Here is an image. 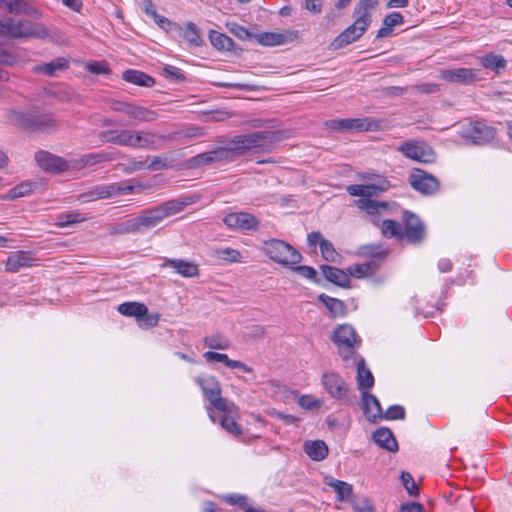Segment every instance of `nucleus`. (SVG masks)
Returning <instances> with one entry per match:
<instances>
[{"label":"nucleus","instance_id":"nucleus-46","mask_svg":"<svg viewBox=\"0 0 512 512\" xmlns=\"http://www.w3.org/2000/svg\"><path fill=\"white\" fill-rule=\"evenodd\" d=\"M320 252L322 258L327 262L334 263L340 258V254L335 250L333 243L327 239L321 241Z\"/></svg>","mask_w":512,"mask_h":512},{"label":"nucleus","instance_id":"nucleus-26","mask_svg":"<svg viewBox=\"0 0 512 512\" xmlns=\"http://www.w3.org/2000/svg\"><path fill=\"white\" fill-rule=\"evenodd\" d=\"M41 188L39 182L24 181L10 189L5 195L2 196L3 200H15L20 197L27 196L31 193L37 192Z\"/></svg>","mask_w":512,"mask_h":512},{"label":"nucleus","instance_id":"nucleus-3","mask_svg":"<svg viewBox=\"0 0 512 512\" xmlns=\"http://www.w3.org/2000/svg\"><path fill=\"white\" fill-rule=\"evenodd\" d=\"M0 36L44 39L49 36V31L42 23L36 21L23 19L16 22L12 18H6L0 20Z\"/></svg>","mask_w":512,"mask_h":512},{"label":"nucleus","instance_id":"nucleus-18","mask_svg":"<svg viewBox=\"0 0 512 512\" xmlns=\"http://www.w3.org/2000/svg\"><path fill=\"white\" fill-rule=\"evenodd\" d=\"M361 408L367 421L377 424L382 421V407L377 397L368 391L361 392Z\"/></svg>","mask_w":512,"mask_h":512},{"label":"nucleus","instance_id":"nucleus-48","mask_svg":"<svg viewBox=\"0 0 512 512\" xmlns=\"http://www.w3.org/2000/svg\"><path fill=\"white\" fill-rule=\"evenodd\" d=\"M20 61L16 51L0 45V65L14 66Z\"/></svg>","mask_w":512,"mask_h":512},{"label":"nucleus","instance_id":"nucleus-30","mask_svg":"<svg viewBox=\"0 0 512 512\" xmlns=\"http://www.w3.org/2000/svg\"><path fill=\"white\" fill-rule=\"evenodd\" d=\"M112 196H115V183L96 186L91 191L81 194L79 199L82 202H90L98 199L109 198Z\"/></svg>","mask_w":512,"mask_h":512},{"label":"nucleus","instance_id":"nucleus-57","mask_svg":"<svg viewBox=\"0 0 512 512\" xmlns=\"http://www.w3.org/2000/svg\"><path fill=\"white\" fill-rule=\"evenodd\" d=\"M322 404V400L316 399L311 395H302L298 400V405L305 410H317Z\"/></svg>","mask_w":512,"mask_h":512},{"label":"nucleus","instance_id":"nucleus-29","mask_svg":"<svg viewBox=\"0 0 512 512\" xmlns=\"http://www.w3.org/2000/svg\"><path fill=\"white\" fill-rule=\"evenodd\" d=\"M69 68V60L65 57H58L49 63L38 65L34 68L37 73L44 74L46 76L53 77L58 72L64 71Z\"/></svg>","mask_w":512,"mask_h":512},{"label":"nucleus","instance_id":"nucleus-9","mask_svg":"<svg viewBox=\"0 0 512 512\" xmlns=\"http://www.w3.org/2000/svg\"><path fill=\"white\" fill-rule=\"evenodd\" d=\"M371 20V14L358 15L353 24L333 40L331 47L337 50L357 41L367 31Z\"/></svg>","mask_w":512,"mask_h":512},{"label":"nucleus","instance_id":"nucleus-39","mask_svg":"<svg viewBox=\"0 0 512 512\" xmlns=\"http://www.w3.org/2000/svg\"><path fill=\"white\" fill-rule=\"evenodd\" d=\"M118 312L127 317H134L136 321L146 313L147 306L139 302H124L117 308Z\"/></svg>","mask_w":512,"mask_h":512},{"label":"nucleus","instance_id":"nucleus-55","mask_svg":"<svg viewBox=\"0 0 512 512\" xmlns=\"http://www.w3.org/2000/svg\"><path fill=\"white\" fill-rule=\"evenodd\" d=\"M405 409L401 405H392L386 412H382V420H403L405 418Z\"/></svg>","mask_w":512,"mask_h":512},{"label":"nucleus","instance_id":"nucleus-62","mask_svg":"<svg viewBox=\"0 0 512 512\" xmlns=\"http://www.w3.org/2000/svg\"><path fill=\"white\" fill-rule=\"evenodd\" d=\"M229 28V31L236 36L237 38L241 40L250 39L253 35L243 26H240L236 23H231L227 25Z\"/></svg>","mask_w":512,"mask_h":512},{"label":"nucleus","instance_id":"nucleus-47","mask_svg":"<svg viewBox=\"0 0 512 512\" xmlns=\"http://www.w3.org/2000/svg\"><path fill=\"white\" fill-rule=\"evenodd\" d=\"M155 23L163 30L171 34H179L182 30V26L178 23L172 22L165 16L159 15L158 13L153 17Z\"/></svg>","mask_w":512,"mask_h":512},{"label":"nucleus","instance_id":"nucleus-59","mask_svg":"<svg viewBox=\"0 0 512 512\" xmlns=\"http://www.w3.org/2000/svg\"><path fill=\"white\" fill-rule=\"evenodd\" d=\"M59 226L65 227L84 220V217L77 212L62 213L58 216Z\"/></svg>","mask_w":512,"mask_h":512},{"label":"nucleus","instance_id":"nucleus-44","mask_svg":"<svg viewBox=\"0 0 512 512\" xmlns=\"http://www.w3.org/2000/svg\"><path fill=\"white\" fill-rule=\"evenodd\" d=\"M214 256L218 260H222L229 263L240 262L241 253L233 248H220L214 251Z\"/></svg>","mask_w":512,"mask_h":512},{"label":"nucleus","instance_id":"nucleus-1","mask_svg":"<svg viewBox=\"0 0 512 512\" xmlns=\"http://www.w3.org/2000/svg\"><path fill=\"white\" fill-rule=\"evenodd\" d=\"M281 139L279 131L261 130L236 135L228 141L219 140L222 146L211 150L214 163H230L251 150L269 152L274 143Z\"/></svg>","mask_w":512,"mask_h":512},{"label":"nucleus","instance_id":"nucleus-27","mask_svg":"<svg viewBox=\"0 0 512 512\" xmlns=\"http://www.w3.org/2000/svg\"><path fill=\"white\" fill-rule=\"evenodd\" d=\"M353 362L357 365V384L359 389L367 391L374 385V377L371 371L366 367L364 358L360 357L357 361L353 358Z\"/></svg>","mask_w":512,"mask_h":512},{"label":"nucleus","instance_id":"nucleus-11","mask_svg":"<svg viewBox=\"0 0 512 512\" xmlns=\"http://www.w3.org/2000/svg\"><path fill=\"white\" fill-rule=\"evenodd\" d=\"M403 239L410 244H420L426 236V228L422 220L414 213L405 210L402 214Z\"/></svg>","mask_w":512,"mask_h":512},{"label":"nucleus","instance_id":"nucleus-6","mask_svg":"<svg viewBox=\"0 0 512 512\" xmlns=\"http://www.w3.org/2000/svg\"><path fill=\"white\" fill-rule=\"evenodd\" d=\"M195 381L215 409L224 413H232L237 409L233 402L222 398L220 383L214 376H199Z\"/></svg>","mask_w":512,"mask_h":512},{"label":"nucleus","instance_id":"nucleus-56","mask_svg":"<svg viewBox=\"0 0 512 512\" xmlns=\"http://www.w3.org/2000/svg\"><path fill=\"white\" fill-rule=\"evenodd\" d=\"M293 270L297 272L300 276L307 278L316 284L321 283V279L318 277L317 271L311 266L299 265L293 267Z\"/></svg>","mask_w":512,"mask_h":512},{"label":"nucleus","instance_id":"nucleus-7","mask_svg":"<svg viewBox=\"0 0 512 512\" xmlns=\"http://www.w3.org/2000/svg\"><path fill=\"white\" fill-rule=\"evenodd\" d=\"M108 109L113 112L123 113L136 122H154L158 119V113L134 102L116 99H106Z\"/></svg>","mask_w":512,"mask_h":512},{"label":"nucleus","instance_id":"nucleus-53","mask_svg":"<svg viewBox=\"0 0 512 512\" xmlns=\"http://www.w3.org/2000/svg\"><path fill=\"white\" fill-rule=\"evenodd\" d=\"M162 75L175 83L182 82L185 79L181 69L173 65H165L163 67Z\"/></svg>","mask_w":512,"mask_h":512},{"label":"nucleus","instance_id":"nucleus-13","mask_svg":"<svg viewBox=\"0 0 512 512\" xmlns=\"http://www.w3.org/2000/svg\"><path fill=\"white\" fill-rule=\"evenodd\" d=\"M398 151L421 163H433L436 159L433 148L423 141H406L398 147Z\"/></svg>","mask_w":512,"mask_h":512},{"label":"nucleus","instance_id":"nucleus-52","mask_svg":"<svg viewBox=\"0 0 512 512\" xmlns=\"http://www.w3.org/2000/svg\"><path fill=\"white\" fill-rule=\"evenodd\" d=\"M86 71L95 75H107L110 73V68L106 61H90L85 65Z\"/></svg>","mask_w":512,"mask_h":512},{"label":"nucleus","instance_id":"nucleus-8","mask_svg":"<svg viewBox=\"0 0 512 512\" xmlns=\"http://www.w3.org/2000/svg\"><path fill=\"white\" fill-rule=\"evenodd\" d=\"M264 252L269 258L284 266L298 264L302 255L290 244L279 239H270L264 242Z\"/></svg>","mask_w":512,"mask_h":512},{"label":"nucleus","instance_id":"nucleus-54","mask_svg":"<svg viewBox=\"0 0 512 512\" xmlns=\"http://www.w3.org/2000/svg\"><path fill=\"white\" fill-rule=\"evenodd\" d=\"M204 344L210 349L225 350L229 347V342L220 335H212L204 339Z\"/></svg>","mask_w":512,"mask_h":512},{"label":"nucleus","instance_id":"nucleus-24","mask_svg":"<svg viewBox=\"0 0 512 512\" xmlns=\"http://www.w3.org/2000/svg\"><path fill=\"white\" fill-rule=\"evenodd\" d=\"M257 42L263 46H277L285 44L288 40L297 37V32H289L287 34L276 32H263L254 36Z\"/></svg>","mask_w":512,"mask_h":512},{"label":"nucleus","instance_id":"nucleus-20","mask_svg":"<svg viewBox=\"0 0 512 512\" xmlns=\"http://www.w3.org/2000/svg\"><path fill=\"white\" fill-rule=\"evenodd\" d=\"M333 130L338 131H367L371 128L369 119L347 118L333 119L326 123Z\"/></svg>","mask_w":512,"mask_h":512},{"label":"nucleus","instance_id":"nucleus-23","mask_svg":"<svg viewBox=\"0 0 512 512\" xmlns=\"http://www.w3.org/2000/svg\"><path fill=\"white\" fill-rule=\"evenodd\" d=\"M203 357L207 362H220L231 369H241L246 373H252L253 368L246 365L245 363L237 360L229 359L227 354L218 353L213 351H207L203 354Z\"/></svg>","mask_w":512,"mask_h":512},{"label":"nucleus","instance_id":"nucleus-63","mask_svg":"<svg viewBox=\"0 0 512 512\" xmlns=\"http://www.w3.org/2000/svg\"><path fill=\"white\" fill-rule=\"evenodd\" d=\"M379 0H360L355 7L354 13L357 15L370 14L369 9L374 8Z\"/></svg>","mask_w":512,"mask_h":512},{"label":"nucleus","instance_id":"nucleus-50","mask_svg":"<svg viewBox=\"0 0 512 512\" xmlns=\"http://www.w3.org/2000/svg\"><path fill=\"white\" fill-rule=\"evenodd\" d=\"M221 427L228 433L234 436L242 435V430L235 419L229 415H223L220 420Z\"/></svg>","mask_w":512,"mask_h":512},{"label":"nucleus","instance_id":"nucleus-34","mask_svg":"<svg viewBox=\"0 0 512 512\" xmlns=\"http://www.w3.org/2000/svg\"><path fill=\"white\" fill-rule=\"evenodd\" d=\"M122 77L125 81L138 86L152 87L155 84L151 76L139 70L128 69L123 72Z\"/></svg>","mask_w":512,"mask_h":512},{"label":"nucleus","instance_id":"nucleus-4","mask_svg":"<svg viewBox=\"0 0 512 512\" xmlns=\"http://www.w3.org/2000/svg\"><path fill=\"white\" fill-rule=\"evenodd\" d=\"M7 116L12 124L32 132H46L56 123L52 115L37 111L11 110Z\"/></svg>","mask_w":512,"mask_h":512},{"label":"nucleus","instance_id":"nucleus-10","mask_svg":"<svg viewBox=\"0 0 512 512\" xmlns=\"http://www.w3.org/2000/svg\"><path fill=\"white\" fill-rule=\"evenodd\" d=\"M460 136L475 145H484L495 138L493 127L481 121L469 122L461 126Z\"/></svg>","mask_w":512,"mask_h":512},{"label":"nucleus","instance_id":"nucleus-15","mask_svg":"<svg viewBox=\"0 0 512 512\" xmlns=\"http://www.w3.org/2000/svg\"><path fill=\"white\" fill-rule=\"evenodd\" d=\"M440 78L446 82L461 85H473L481 80L477 70L471 68L444 69L440 71Z\"/></svg>","mask_w":512,"mask_h":512},{"label":"nucleus","instance_id":"nucleus-16","mask_svg":"<svg viewBox=\"0 0 512 512\" xmlns=\"http://www.w3.org/2000/svg\"><path fill=\"white\" fill-rule=\"evenodd\" d=\"M223 222L229 228L241 231L257 230L259 226L258 219L247 212L229 213L224 217Z\"/></svg>","mask_w":512,"mask_h":512},{"label":"nucleus","instance_id":"nucleus-49","mask_svg":"<svg viewBox=\"0 0 512 512\" xmlns=\"http://www.w3.org/2000/svg\"><path fill=\"white\" fill-rule=\"evenodd\" d=\"M213 163L214 162L211 151H207L196 156H193L187 161V165L189 168H198Z\"/></svg>","mask_w":512,"mask_h":512},{"label":"nucleus","instance_id":"nucleus-51","mask_svg":"<svg viewBox=\"0 0 512 512\" xmlns=\"http://www.w3.org/2000/svg\"><path fill=\"white\" fill-rule=\"evenodd\" d=\"M400 480L410 496H417L419 494V488L409 472L402 471Z\"/></svg>","mask_w":512,"mask_h":512},{"label":"nucleus","instance_id":"nucleus-25","mask_svg":"<svg viewBox=\"0 0 512 512\" xmlns=\"http://www.w3.org/2000/svg\"><path fill=\"white\" fill-rule=\"evenodd\" d=\"M372 438L376 444L389 452H397L399 449L392 431L387 427L377 429L373 433Z\"/></svg>","mask_w":512,"mask_h":512},{"label":"nucleus","instance_id":"nucleus-28","mask_svg":"<svg viewBox=\"0 0 512 512\" xmlns=\"http://www.w3.org/2000/svg\"><path fill=\"white\" fill-rule=\"evenodd\" d=\"M479 60L483 68L489 69L496 74H500L507 67V60L502 55L493 52L486 53Z\"/></svg>","mask_w":512,"mask_h":512},{"label":"nucleus","instance_id":"nucleus-33","mask_svg":"<svg viewBox=\"0 0 512 512\" xmlns=\"http://www.w3.org/2000/svg\"><path fill=\"white\" fill-rule=\"evenodd\" d=\"M389 254V249L386 248L383 244H369L364 245L359 248V255L365 258L379 260V262H384L386 257Z\"/></svg>","mask_w":512,"mask_h":512},{"label":"nucleus","instance_id":"nucleus-35","mask_svg":"<svg viewBox=\"0 0 512 512\" xmlns=\"http://www.w3.org/2000/svg\"><path fill=\"white\" fill-rule=\"evenodd\" d=\"M205 135V131L200 127H189L185 130L175 131L168 135H161L162 141H176L181 139H194Z\"/></svg>","mask_w":512,"mask_h":512},{"label":"nucleus","instance_id":"nucleus-12","mask_svg":"<svg viewBox=\"0 0 512 512\" xmlns=\"http://www.w3.org/2000/svg\"><path fill=\"white\" fill-rule=\"evenodd\" d=\"M408 182L415 191L426 196L435 194L440 187L435 176L420 168H414L410 172Z\"/></svg>","mask_w":512,"mask_h":512},{"label":"nucleus","instance_id":"nucleus-22","mask_svg":"<svg viewBox=\"0 0 512 512\" xmlns=\"http://www.w3.org/2000/svg\"><path fill=\"white\" fill-rule=\"evenodd\" d=\"M161 267H171L176 273L186 278H192L199 274V269L196 264L183 259L166 258L161 264Z\"/></svg>","mask_w":512,"mask_h":512},{"label":"nucleus","instance_id":"nucleus-2","mask_svg":"<svg viewBox=\"0 0 512 512\" xmlns=\"http://www.w3.org/2000/svg\"><path fill=\"white\" fill-rule=\"evenodd\" d=\"M199 195H186L143 209L132 218L136 234L157 227L164 219L182 212L187 206L196 203Z\"/></svg>","mask_w":512,"mask_h":512},{"label":"nucleus","instance_id":"nucleus-5","mask_svg":"<svg viewBox=\"0 0 512 512\" xmlns=\"http://www.w3.org/2000/svg\"><path fill=\"white\" fill-rule=\"evenodd\" d=\"M333 343L338 348L341 358L348 362L356 355V350L361 345V339L357 335L353 326L349 324L339 325L333 332Z\"/></svg>","mask_w":512,"mask_h":512},{"label":"nucleus","instance_id":"nucleus-38","mask_svg":"<svg viewBox=\"0 0 512 512\" xmlns=\"http://www.w3.org/2000/svg\"><path fill=\"white\" fill-rule=\"evenodd\" d=\"M177 35L183 37L189 45L194 47H200L204 43L198 27L193 22H187L185 29L182 27Z\"/></svg>","mask_w":512,"mask_h":512},{"label":"nucleus","instance_id":"nucleus-21","mask_svg":"<svg viewBox=\"0 0 512 512\" xmlns=\"http://www.w3.org/2000/svg\"><path fill=\"white\" fill-rule=\"evenodd\" d=\"M320 270L324 276V278L341 288H349L350 287V278L347 272L344 270L331 266V265H321Z\"/></svg>","mask_w":512,"mask_h":512},{"label":"nucleus","instance_id":"nucleus-61","mask_svg":"<svg viewBox=\"0 0 512 512\" xmlns=\"http://www.w3.org/2000/svg\"><path fill=\"white\" fill-rule=\"evenodd\" d=\"M110 160L106 153H91L82 158L84 165L92 166Z\"/></svg>","mask_w":512,"mask_h":512},{"label":"nucleus","instance_id":"nucleus-43","mask_svg":"<svg viewBox=\"0 0 512 512\" xmlns=\"http://www.w3.org/2000/svg\"><path fill=\"white\" fill-rule=\"evenodd\" d=\"M108 232L110 235L136 234L132 218L122 222L111 224L108 227Z\"/></svg>","mask_w":512,"mask_h":512},{"label":"nucleus","instance_id":"nucleus-37","mask_svg":"<svg viewBox=\"0 0 512 512\" xmlns=\"http://www.w3.org/2000/svg\"><path fill=\"white\" fill-rule=\"evenodd\" d=\"M379 228L384 237L395 238L398 241L403 240V227L401 223L391 219H385L381 222Z\"/></svg>","mask_w":512,"mask_h":512},{"label":"nucleus","instance_id":"nucleus-60","mask_svg":"<svg viewBox=\"0 0 512 512\" xmlns=\"http://www.w3.org/2000/svg\"><path fill=\"white\" fill-rule=\"evenodd\" d=\"M160 136L161 135H158L155 132L146 131L140 149H157V148H160L162 145H160V144L158 145L157 142H156V138L162 140L160 138Z\"/></svg>","mask_w":512,"mask_h":512},{"label":"nucleus","instance_id":"nucleus-31","mask_svg":"<svg viewBox=\"0 0 512 512\" xmlns=\"http://www.w3.org/2000/svg\"><path fill=\"white\" fill-rule=\"evenodd\" d=\"M304 451L312 460L322 461L328 455V446L322 440L306 441Z\"/></svg>","mask_w":512,"mask_h":512},{"label":"nucleus","instance_id":"nucleus-58","mask_svg":"<svg viewBox=\"0 0 512 512\" xmlns=\"http://www.w3.org/2000/svg\"><path fill=\"white\" fill-rule=\"evenodd\" d=\"M160 320V314L159 313H149L148 309L146 310V313L138 319V324L141 328L148 329L155 327Z\"/></svg>","mask_w":512,"mask_h":512},{"label":"nucleus","instance_id":"nucleus-64","mask_svg":"<svg viewBox=\"0 0 512 512\" xmlns=\"http://www.w3.org/2000/svg\"><path fill=\"white\" fill-rule=\"evenodd\" d=\"M400 512H425L424 506L419 502H406L400 505Z\"/></svg>","mask_w":512,"mask_h":512},{"label":"nucleus","instance_id":"nucleus-36","mask_svg":"<svg viewBox=\"0 0 512 512\" xmlns=\"http://www.w3.org/2000/svg\"><path fill=\"white\" fill-rule=\"evenodd\" d=\"M176 154V152L171 151L163 155L154 156L152 161L148 164L147 169L156 171L172 168L177 159Z\"/></svg>","mask_w":512,"mask_h":512},{"label":"nucleus","instance_id":"nucleus-42","mask_svg":"<svg viewBox=\"0 0 512 512\" xmlns=\"http://www.w3.org/2000/svg\"><path fill=\"white\" fill-rule=\"evenodd\" d=\"M209 40L212 46L218 50L230 51L234 46V42L229 36L215 30L209 32Z\"/></svg>","mask_w":512,"mask_h":512},{"label":"nucleus","instance_id":"nucleus-45","mask_svg":"<svg viewBox=\"0 0 512 512\" xmlns=\"http://www.w3.org/2000/svg\"><path fill=\"white\" fill-rule=\"evenodd\" d=\"M357 205L361 210L366 211L370 215L376 214L380 208H386L385 202H379L370 198H361L357 201Z\"/></svg>","mask_w":512,"mask_h":512},{"label":"nucleus","instance_id":"nucleus-17","mask_svg":"<svg viewBox=\"0 0 512 512\" xmlns=\"http://www.w3.org/2000/svg\"><path fill=\"white\" fill-rule=\"evenodd\" d=\"M35 160L41 169L51 173H62L69 168L66 160L43 150L36 152Z\"/></svg>","mask_w":512,"mask_h":512},{"label":"nucleus","instance_id":"nucleus-40","mask_svg":"<svg viewBox=\"0 0 512 512\" xmlns=\"http://www.w3.org/2000/svg\"><path fill=\"white\" fill-rule=\"evenodd\" d=\"M325 484L335 490L340 501L348 500L352 495V485L347 482L327 477L325 478Z\"/></svg>","mask_w":512,"mask_h":512},{"label":"nucleus","instance_id":"nucleus-32","mask_svg":"<svg viewBox=\"0 0 512 512\" xmlns=\"http://www.w3.org/2000/svg\"><path fill=\"white\" fill-rule=\"evenodd\" d=\"M318 300L325 305L331 317H343L346 314V307L342 300L330 297L324 293L318 296Z\"/></svg>","mask_w":512,"mask_h":512},{"label":"nucleus","instance_id":"nucleus-14","mask_svg":"<svg viewBox=\"0 0 512 512\" xmlns=\"http://www.w3.org/2000/svg\"><path fill=\"white\" fill-rule=\"evenodd\" d=\"M321 382L326 392L335 400L347 401L350 392L349 385L335 372H325Z\"/></svg>","mask_w":512,"mask_h":512},{"label":"nucleus","instance_id":"nucleus-41","mask_svg":"<svg viewBox=\"0 0 512 512\" xmlns=\"http://www.w3.org/2000/svg\"><path fill=\"white\" fill-rule=\"evenodd\" d=\"M32 258L26 252H17L8 257L6 271L17 272L21 267L31 266Z\"/></svg>","mask_w":512,"mask_h":512},{"label":"nucleus","instance_id":"nucleus-19","mask_svg":"<svg viewBox=\"0 0 512 512\" xmlns=\"http://www.w3.org/2000/svg\"><path fill=\"white\" fill-rule=\"evenodd\" d=\"M8 11L16 15H26L33 20L42 18V12L31 0H5Z\"/></svg>","mask_w":512,"mask_h":512}]
</instances>
